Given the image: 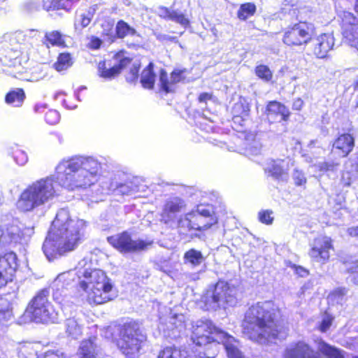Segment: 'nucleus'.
I'll return each instance as SVG.
<instances>
[{"label": "nucleus", "mask_w": 358, "mask_h": 358, "mask_svg": "<svg viewBox=\"0 0 358 358\" xmlns=\"http://www.w3.org/2000/svg\"><path fill=\"white\" fill-rule=\"evenodd\" d=\"M101 164L94 157L75 156L62 160L56 166L55 176L32 182L21 193L16 206L22 212H31L44 206L57 195V184L69 189H85L94 184Z\"/></svg>", "instance_id": "nucleus-1"}, {"label": "nucleus", "mask_w": 358, "mask_h": 358, "mask_svg": "<svg viewBox=\"0 0 358 358\" xmlns=\"http://www.w3.org/2000/svg\"><path fill=\"white\" fill-rule=\"evenodd\" d=\"M241 327L248 339L261 345L284 341L289 335V322L282 308L271 300L250 306L244 313Z\"/></svg>", "instance_id": "nucleus-2"}, {"label": "nucleus", "mask_w": 358, "mask_h": 358, "mask_svg": "<svg viewBox=\"0 0 358 358\" xmlns=\"http://www.w3.org/2000/svg\"><path fill=\"white\" fill-rule=\"evenodd\" d=\"M86 227L85 220L71 218L66 209L59 210L43 245L46 258L52 261L74 250L83 240Z\"/></svg>", "instance_id": "nucleus-3"}, {"label": "nucleus", "mask_w": 358, "mask_h": 358, "mask_svg": "<svg viewBox=\"0 0 358 358\" xmlns=\"http://www.w3.org/2000/svg\"><path fill=\"white\" fill-rule=\"evenodd\" d=\"M91 264L86 258L78 262V273L83 276L80 288L86 293L90 304H102L112 299L113 285L103 271L91 269Z\"/></svg>", "instance_id": "nucleus-4"}, {"label": "nucleus", "mask_w": 358, "mask_h": 358, "mask_svg": "<svg viewBox=\"0 0 358 358\" xmlns=\"http://www.w3.org/2000/svg\"><path fill=\"white\" fill-rule=\"evenodd\" d=\"M226 213L221 205L199 204L196 211L189 212L180 218V227L185 232H203L217 225L220 217Z\"/></svg>", "instance_id": "nucleus-5"}, {"label": "nucleus", "mask_w": 358, "mask_h": 358, "mask_svg": "<svg viewBox=\"0 0 358 358\" xmlns=\"http://www.w3.org/2000/svg\"><path fill=\"white\" fill-rule=\"evenodd\" d=\"M222 329L210 321H199L192 325L191 339L197 346H204V358H215L220 352V342L216 341L214 335L220 336Z\"/></svg>", "instance_id": "nucleus-6"}, {"label": "nucleus", "mask_w": 358, "mask_h": 358, "mask_svg": "<svg viewBox=\"0 0 358 358\" xmlns=\"http://www.w3.org/2000/svg\"><path fill=\"white\" fill-rule=\"evenodd\" d=\"M317 351L309 344L299 341L294 343L291 348L287 349L285 358H322V355L328 358H344L341 351L320 338L315 341Z\"/></svg>", "instance_id": "nucleus-7"}, {"label": "nucleus", "mask_w": 358, "mask_h": 358, "mask_svg": "<svg viewBox=\"0 0 358 358\" xmlns=\"http://www.w3.org/2000/svg\"><path fill=\"white\" fill-rule=\"evenodd\" d=\"M49 291L40 290L29 301L26 313L37 323L57 322V313L49 301Z\"/></svg>", "instance_id": "nucleus-8"}, {"label": "nucleus", "mask_w": 358, "mask_h": 358, "mask_svg": "<svg viewBox=\"0 0 358 358\" xmlns=\"http://www.w3.org/2000/svg\"><path fill=\"white\" fill-rule=\"evenodd\" d=\"M145 336L142 334L139 324L136 322L124 323L120 328L119 348L129 358L138 355Z\"/></svg>", "instance_id": "nucleus-9"}, {"label": "nucleus", "mask_w": 358, "mask_h": 358, "mask_svg": "<svg viewBox=\"0 0 358 358\" xmlns=\"http://www.w3.org/2000/svg\"><path fill=\"white\" fill-rule=\"evenodd\" d=\"M232 290L229 283L223 280H218L210 285L201 298L206 310H216L221 306H225L233 299Z\"/></svg>", "instance_id": "nucleus-10"}, {"label": "nucleus", "mask_w": 358, "mask_h": 358, "mask_svg": "<svg viewBox=\"0 0 358 358\" xmlns=\"http://www.w3.org/2000/svg\"><path fill=\"white\" fill-rule=\"evenodd\" d=\"M315 34L313 26L306 21H299L283 30L282 43L289 47L307 45Z\"/></svg>", "instance_id": "nucleus-11"}, {"label": "nucleus", "mask_w": 358, "mask_h": 358, "mask_svg": "<svg viewBox=\"0 0 358 358\" xmlns=\"http://www.w3.org/2000/svg\"><path fill=\"white\" fill-rule=\"evenodd\" d=\"M126 53L124 51H120L115 55L114 59L118 63L115 64L113 66L109 69H106L104 66L105 64L99 65L100 76L105 78H113L129 66V72L126 75V80L129 83H134L138 79V73L140 68V64L138 62H134L131 64V59L128 56H126Z\"/></svg>", "instance_id": "nucleus-12"}, {"label": "nucleus", "mask_w": 358, "mask_h": 358, "mask_svg": "<svg viewBox=\"0 0 358 358\" xmlns=\"http://www.w3.org/2000/svg\"><path fill=\"white\" fill-rule=\"evenodd\" d=\"M78 273V264L75 269L59 274L55 280L53 282V287H55L53 298L62 306H64L66 302L67 294L65 290H67L69 287L73 285L76 279L79 284L83 280L82 279L83 278V275Z\"/></svg>", "instance_id": "nucleus-13"}, {"label": "nucleus", "mask_w": 358, "mask_h": 358, "mask_svg": "<svg viewBox=\"0 0 358 358\" xmlns=\"http://www.w3.org/2000/svg\"><path fill=\"white\" fill-rule=\"evenodd\" d=\"M339 25L343 43L358 52V17L352 13L343 11Z\"/></svg>", "instance_id": "nucleus-14"}, {"label": "nucleus", "mask_w": 358, "mask_h": 358, "mask_svg": "<svg viewBox=\"0 0 358 358\" xmlns=\"http://www.w3.org/2000/svg\"><path fill=\"white\" fill-rule=\"evenodd\" d=\"M108 242L122 252H135L145 250L152 244V241L141 239L133 240L127 231L109 236Z\"/></svg>", "instance_id": "nucleus-15"}, {"label": "nucleus", "mask_w": 358, "mask_h": 358, "mask_svg": "<svg viewBox=\"0 0 358 358\" xmlns=\"http://www.w3.org/2000/svg\"><path fill=\"white\" fill-rule=\"evenodd\" d=\"M334 250L332 238L323 236L314 239V242L309 249L308 256L312 262L325 264L329 261L331 252Z\"/></svg>", "instance_id": "nucleus-16"}, {"label": "nucleus", "mask_w": 358, "mask_h": 358, "mask_svg": "<svg viewBox=\"0 0 358 358\" xmlns=\"http://www.w3.org/2000/svg\"><path fill=\"white\" fill-rule=\"evenodd\" d=\"M355 146V138L352 134H339L334 140L331 155L334 159L345 158L352 152Z\"/></svg>", "instance_id": "nucleus-17"}, {"label": "nucleus", "mask_w": 358, "mask_h": 358, "mask_svg": "<svg viewBox=\"0 0 358 358\" xmlns=\"http://www.w3.org/2000/svg\"><path fill=\"white\" fill-rule=\"evenodd\" d=\"M264 114L271 123H274L287 122L292 113L284 103L273 100L266 103Z\"/></svg>", "instance_id": "nucleus-18"}, {"label": "nucleus", "mask_w": 358, "mask_h": 358, "mask_svg": "<svg viewBox=\"0 0 358 358\" xmlns=\"http://www.w3.org/2000/svg\"><path fill=\"white\" fill-rule=\"evenodd\" d=\"M17 266V256L14 252L0 256V288L12 280Z\"/></svg>", "instance_id": "nucleus-19"}, {"label": "nucleus", "mask_w": 358, "mask_h": 358, "mask_svg": "<svg viewBox=\"0 0 358 358\" xmlns=\"http://www.w3.org/2000/svg\"><path fill=\"white\" fill-rule=\"evenodd\" d=\"M334 45V37L327 34H322L314 41L312 48L313 54L318 59L327 58Z\"/></svg>", "instance_id": "nucleus-20"}, {"label": "nucleus", "mask_w": 358, "mask_h": 358, "mask_svg": "<svg viewBox=\"0 0 358 358\" xmlns=\"http://www.w3.org/2000/svg\"><path fill=\"white\" fill-rule=\"evenodd\" d=\"M179 82V71L175 70L171 74L170 78L168 77L166 72L164 69L160 70L159 85L160 89L168 96L172 92L176 91L178 88V83Z\"/></svg>", "instance_id": "nucleus-21"}, {"label": "nucleus", "mask_w": 358, "mask_h": 358, "mask_svg": "<svg viewBox=\"0 0 358 358\" xmlns=\"http://www.w3.org/2000/svg\"><path fill=\"white\" fill-rule=\"evenodd\" d=\"M22 238L20 229L14 224H2L0 226V243L8 245L20 243Z\"/></svg>", "instance_id": "nucleus-22"}, {"label": "nucleus", "mask_w": 358, "mask_h": 358, "mask_svg": "<svg viewBox=\"0 0 358 358\" xmlns=\"http://www.w3.org/2000/svg\"><path fill=\"white\" fill-rule=\"evenodd\" d=\"M101 349L96 343V338L81 341L77 351L78 358H96Z\"/></svg>", "instance_id": "nucleus-23"}, {"label": "nucleus", "mask_w": 358, "mask_h": 358, "mask_svg": "<svg viewBox=\"0 0 358 358\" xmlns=\"http://www.w3.org/2000/svg\"><path fill=\"white\" fill-rule=\"evenodd\" d=\"M139 179L133 178L127 180L124 183H117V182H111L108 189L117 194H131L134 192L139 191Z\"/></svg>", "instance_id": "nucleus-24"}, {"label": "nucleus", "mask_w": 358, "mask_h": 358, "mask_svg": "<svg viewBox=\"0 0 358 358\" xmlns=\"http://www.w3.org/2000/svg\"><path fill=\"white\" fill-rule=\"evenodd\" d=\"M283 163L284 160L282 159L273 161L266 169V172L277 180H287L288 167H285Z\"/></svg>", "instance_id": "nucleus-25"}, {"label": "nucleus", "mask_w": 358, "mask_h": 358, "mask_svg": "<svg viewBox=\"0 0 358 358\" xmlns=\"http://www.w3.org/2000/svg\"><path fill=\"white\" fill-rule=\"evenodd\" d=\"M98 7V4L92 5L85 12L78 14L75 20L76 29H83L87 27L95 15Z\"/></svg>", "instance_id": "nucleus-26"}, {"label": "nucleus", "mask_w": 358, "mask_h": 358, "mask_svg": "<svg viewBox=\"0 0 358 358\" xmlns=\"http://www.w3.org/2000/svg\"><path fill=\"white\" fill-rule=\"evenodd\" d=\"M179 212V205L178 203L173 201L168 202L164 208L162 213V219L166 223L170 222H176L177 225L179 224V218L178 214Z\"/></svg>", "instance_id": "nucleus-27"}, {"label": "nucleus", "mask_w": 358, "mask_h": 358, "mask_svg": "<svg viewBox=\"0 0 358 358\" xmlns=\"http://www.w3.org/2000/svg\"><path fill=\"white\" fill-rule=\"evenodd\" d=\"M256 12V5L252 2H246L240 5L236 15L241 21H246L250 17L254 16Z\"/></svg>", "instance_id": "nucleus-28"}, {"label": "nucleus", "mask_w": 358, "mask_h": 358, "mask_svg": "<svg viewBox=\"0 0 358 358\" xmlns=\"http://www.w3.org/2000/svg\"><path fill=\"white\" fill-rule=\"evenodd\" d=\"M183 259L185 264H189L193 267L198 266L204 261L201 252L194 248L186 251Z\"/></svg>", "instance_id": "nucleus-29"}, {"label": "nucleus", "mask_w": 358, "mask_h": 358, "mask_svg": "<svg viewBox=\"0 0 358 358\" xmlns=\"http://www.w3.org/2000/svg\"><path fill=\"white\" fill-rule=\"evenodd\" d=\"M155 75L153 73V64L149 65L143 71L141 76V83L144 88L152 89L154 86Z\"/></svg>", "instance_id": "nucleus-30"}, {"label": "nucleus", "mask_w": 358, "mask_h": 358, "mask_svg": "<svg viewBox=\"0 0 358 358\" xmlns=\"http://www.w3.org/2000/svg\"><path fill=\"white\" fill-rule=\"evenodd\" d=\"M25 98V94L22 89H16L10 92L6 96V102L15 107L22 105Z\"/></svg>", "instance_id": "nucleus-31"}, {"label": "nucleus", "mask_w": 358, "mask_h": 358, "mask_svg": "<svg viewBox=\"0 0 358 358\" xmlns=\"http://www.w3.org/2000/svg\"><path fill=\"white\" fill-rule=\"evenodd\" d=\"M255 76L264 83H271L273 80V73L266 64H258L254 69Z\"/></svg>", "instance_id": "nucleus-32"}, {"label": "nucleus", "mask_w": 358, "mask_h": 358, "mask_svg": "<svg viewBox=\"0 0 358 358\" xmlns=\"http://www.w3.org/2000/svg\"><path fill=\"white\" fill-rule=\"evenodd\" d=\"M115 31L117 36L120 38H123L128 36H139V35L137 34L136 29L130 27L123 20H120L117 22L115 27Z\"/></svg>", "instance_id": "nucleus-33"}, {"label": "nucleus", "mask_w": 358, "mask_h": 358, "mask_svg": "<svg viewBox=\"0 0 358 358\" xmlns=\"http://www.w3.org/2000/svg\"><path fill=\"white\" fill-rule=\"evenodd\" d=\"M66 331L73 338H78L82 334V327L74 317L69 318L65 322Z\"/></svg>", "instance_id": "nucleus-34"}, {"label": "nucleus", "mask_w": 358, "mask_h": 358, "mask_svg": "<svg viewBox=\"0 0 358 358\" xmlns=\"http://www.w3.org/2000/svg\"><path fill=\"white\" fill-rule=\"evenodd\" d=\"M73 64L72 58L69 53H61L57 61L54 64V67L57 71H62L69 68Z\"/></svg>", "instance_id": "nucleus-35"}, {"label": "nucleus", "mask_w": 358, "mask_h": 358, "mask_svg": "<svg viewBox=\"0 0 358 358\" xmlns=\"http://www.w3.org/2000/svg\"><path fill=\"white\" fill-rule=\"evenodd\" d=\"M334 321V315L326 310L323 313L322 319L318 324L317 329L320 332L325 333L330 329Z\"/></svg>", "instance_id": "nucleus-36"}, {"label": "nucleus", "mask_w": 358, "mask_h": 358, "mask_svg": "<svg viewBox=\"0 0 358 358\" xmlns=\"http://www.w3.org/2000/svg\"><path fill=\"white\" fill-rule=\"evenodd\" d=\"M11 315L10 302L6 299L0 297V322L8 321Z\"/></svg>", "instance_id": "nucleus-37"}, {"label": "nucleus", "mask_w": 358, "mask_h": 358, "mask_svg": "<svg viewBox=\"0 0 358 358\" xmlns=\"http://www.w3.org/2000/svg\"><path fill=\"white\" fill-rule=\"evenodd\" d=\"M45 40L52 45L63 46L64 45V41L60 32L57 31H52L47 32L45 35Z\"/></svg>", "instance_id": "nucleus-38"}, {"label": "nucleus", "mask_w": 358, "mask_h": 358, "mask_svg": "<svg viewBox=\"0 0 358 358\" xmlns=\"http://www.w3.org/2000/svg\"><path fill=\"white\" fill-rule=\"evenodd\" d=\"M271 210H262L258 213L259 221L264 224L269 225L273 222Z\"/></svg>", "instance_id": "nucleus-39"}, {"label": "nucleus", "mask_w": 358, "mask_h": 358, "mask_svg": "<svg viewBox=\"0 0 358 358\" xmlns=\"http://www.w3.org/2000/svg\"><path fill=\"white\" fill-rule=\"evenodd\" d=\"M347 294V289L345 287H336L331 290L329 295L328 299L332 301L341 300Z\"/></svg>", "instance_id": "nucleus-40"}, {"label": "nucleus", "mask_w": 358, "mask_h": 358, "mask_svg": "<svg viewBox=\"0 0 358 358\" xmlns=\"http://www.w3.org/2000/svg\"><path fill=\"white\" fill-rule=\"evenodd\" d=\"M80 0H52L51 5L46 8L48 10L50 9H61L66 8L70 2L71 3H78Z\"/></svg>", "instance_id": "nucleus-41"}, {"label": "nucleus", "mask_w": 358, "mask_h": 358, "mask_svg": "<svg viewBox=\"0 0 358 358\" xmlns=\"http://www.w3.org/2000/svg\"><path fill=\"white\" fill-rule=\"evenodd\" d=\"M346 273L349 274L353 283L358 285V261H355L347 268Z\"/></svg>", "instance_id": "nucleus-42"}, {"label": "nucleus", "mask_w": 358, "mask_h": 358, "mask_svg": "<svg viewBox=\"0 0 358 358\" xmlns=\"http://www.w3.org/2000/svg\"><path fill=\"white\" fill-rule=\"evenodd\" d=\"M292 178L296 186H304L307 182V179L303 172L299 169L294 170Z\"/></svg>", "instance_id": "nucleus-43"}, {"label": "nucleus", "mask_w": 358, "mask_h": 358, "mask_svg": "<svg viewBox=\"0 0 358 358\" xmlns=\"http://www.w3.org/2000/svg\"><path fill=\"white\" fill-rule=\"evenodd\" d=\"M159 15L160 17L168 18L176 22H179V15L176 11H171L166 8H160L159 9Z\"/></svg>", "instance_id": "nucleus-44"}, {"label": "nucleus", "mask_w": 358, "mask_h": 358, "mask_svg": "<svg viewBox=\"0 0 358 358\" xmlns=\"http://www.w3.org/2000/svg\"><path fill=\"white\" fill-rule=\"evenodd\" d=\"M179 351L173 348H166L161 351L157 358H178Z\"/></svg>", "instance_id": "nucleus-45"}, {"label": "nucleus", "mask_w": 358, "mask_h": 358, "mask_svg": "<svg viewBox=\"0 0 358 358\" xmlns=\"http://www.w3.org/2000/svg\"><path fill=\"white\" fill-rule=\"evenodd\" d=\"M37 358H67L60 350H51L38 355Z\"/></svg>", "instance_id": "nucleus-46"}, {"label": "nucleus", "mask_w": 358, "mask_h": 358, "mask_svg": "<svg viewBox=\"0 0 358 358\" xmlns=\"http://www.w3.org/2000/svg\"><path fill=\"white\" fill-rule=\"evenodd\" d=\"M45 120L50 124H56L60 120V115L57 110H50L46 113Z\"/></svg>", "instance_id": "nucleus-47"}, {"label": "nucleus", "mask_w": 358, "mask_h": 358, "mask_svg": "<svg viewBox=\"0 0 358 358\" xmlns=\"http://www.w3.org/2000/svg\"><path fill=\"white\" fill-rule=\"evenodd\" d=\"M13 159L16 164L20 166H24L28 161V157L26 152L21 150H17L14 152Z\"/></svg>", "instance_id": "nucleus-48"}, {"label": "nucleus", "mask_w": 358, "mask_h": 358, "mask_svg": "<svg viewBox=\"0 0 358 358\" xmlns=\"http://www.w3.org/2000/svg\"><path fill=\"white\" fill-rule=\"evenodd\" d=\"M293 271L294 273L298 275L300 277H306L310 274L308 269L303 267L302 266L296 265L294 264L289 263L287 264Z\"/></svg>", "instance_id": "nucleus-49"}, {"label": "nucleus", "mask_w": 358, "mask_h": 358, "mask_svg": "<svg viewBox=\"0 0 358 358\" xmlns=\"http://www.w3.org/2000/svg\"><path fill=\"white\" fill-rule=\"evenodd\" d=\"M336 159H334L332 162H323L318 165L319 169L321 171H328L330 170H333L334 167H336L339 165L338 162H335Z\"/></svg>", "instance_id": "nucleus-50"}, {"label": "nucleus", "mask_w": 358, "mask_h": 358, "mask_svg": "<svg viewBox=\"0 0 358 358\" xmlns=\"http://www.w3.org/2000/svg\"><path fill=\"white\" fill-rule=\"evenodd\" d=\"M34 227H25L21 231L20 236L22 238V240L27 241V238H30L34 234Z\"/></svg>", "instance_id": "nucleus-51"}, {"label": "nucleus", "mask_w": 358, "mask_h": 358, "mask_svg": "<svg viewBox=\"0 0 358 358\" xmlns=\"http://www.w3.org/2000/svg\"><path fill=\"white\" fill-rule=\"evenodd\" d=\"M213 94L209 92H202L198 96V101L200 103H207L208 101L213 100Z\"/></svg>", "instance_id": "nucleus-52"}, {"label": "nucleus", "mask_w": 358, "mask_h": 358, "mask_svg": "<svg viewBox=\"0 0 358 358\" xmlns=\"http://www.w3.org/2000/svg\"><path fill=\"white\" fill-rule=\"evenodd\" d=\"M304 106V102L301 98H296L294 99L292 104V108L293 110L300 111Z\"/></svg>", "instance_id": "nucleus-53"}, {"label": "nucleus", "mask_w": 358, "mask_h": 358, "mask_svg": "<svg viewBox=\"0 0 358 358\" xmlns=\"http://www.w3.org/2000/svg\"><path fill=\"white\" fill-rule=\"evenodd\" d=\"M101 45V41L97 38L91 41L90 47L93 49H98Z\"/></svg>", "instance_id": "nucleus-54"}, {"label": "nucleus", "mask_w": 358, "mask_h": 358, "mask_svg": "<svg viewBox=\"0 0 358 358\" xmlns=\"http://www.w3.org/2000/svg\"><path fill=\"white\" fill-rule=\"evenodd\" d=\"M348 231L350 236L358 237V226L350 227Z\"/></svg>", "instance_id": "nucleus-55"}, {"label": "nucleus", "mask_w": 358, "mask_h": 358, "mask_svg": "<svg viewBox=\"0 0 358 358\" xmlns=\"http://www.w3.org/2000/svg\"><path fill=\"white\" fill-rule=\"evenodd\" d=\"M180 24L182 25L185 28H188L190 27L189 20L185 18V16L182 14H180Z\"/></svg>", "instance_id": "nucleus-56"}, {"label": "nucleus", "mask_w": 358, "mask_h": 358, "mask_svg": "<svg viewBox=\"0 0 358 358\" xmlns=\"http://www.w3.org/2000/svg\"><path fill=\"white\" fill-rule=\"evenodd\" d=\"M46 104L45 103H37L34 106V110L36 113H41L43 109L46 108Z\"/></svg>", "instance_id": "nucleus-57"}, {"label": "nucleus", "mask_w": 358, "mask_h": 358, "mask_svg": "<svg viewBox=\"0 0 358 358\" xmlns=\"http://www.w3.org/2000/svg\"><path fill=\"white\" fill-rule=\"evenodd\" d=\"M354 92L356 93L358 91V78L354 81L352 84Z\"/></svg>", "instance_id": "nucleus-58"}, {"label": "nucleus", "mask_w": 358, "mask_h": 358, "mask_svg": "<svg viewBox=\"0 0 358 358\" xmlns=\"http://www.w3.org/2000/svg\"><path fill=\"white\" fill-rule=\"evenodd\" d=\"M356 92L357 93L355 95V108H358V91H357Z\"/></svg>", "instance_id": "nucleus-59"}, {"label": "nucleus", "mask_w": 358, "mask_h": 358, "mask_svg": "<svg viewBox=\"0 0 358 358\" xmlns=\"http://www.w3.org/2000/svg\"><path fill=\"white\" fill-rule=\"evenodd\" d=\"M351 185L350 181L345 182L343 180V186L344 187H349Z\"/></svg>", "instance_id": "nucleus-60"}, {"label": "nucleus", "mask_w": 358, "mask_h": 358, "mask_svg": "<svg viewBox=\"0 0 358 358\" xmlns=\"http://www.w3.org/2000/svg\"><path fill=\"white\" fill-rule=\"evenodd\" d=\"M181 234H182L183 236H185V235H186L185 231H184V232H182Z\"/></svg>", "instance_id": "nucleus-61"}, {"label": "nucleus", "mask_w": 358, "mask_h": 358, "mask_svg": "<svg viewBox=\"0 0 358 358\" xmlns=\"http://www.w3.org/2000/svg\"><path fill=\"white\" fill-rule=\"evenodd\" d=\"M105 358H112L111 357L107 356Z\"/></svg>", "instance_id": "nucleus-62"}, {"label": "nucleus", "mask_w": 358, "mask_h": 358, "mask_svg": "<svg viewBox=\"0 0 358 358\" xmlns=\"http://www.w3.org/2000/svg\"><path fill=\"white\" fill-rule=\"evenodd\" d=\"M353 358H358V356H355V357H354Z\"/></svg>", "instance_id": "nucleus-63"}]
</instances>
